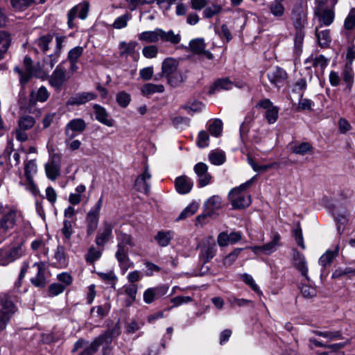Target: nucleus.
I'll return each instance as SVG.
<instances>
[{
  "label": "nucleus",
  "instance_id": "nucleus-1",
  "mask_svg": "<svg viewBox=\"0 0 355 355\" xmlns=\"http://www.w3.org/2000/svg\"><path fill=\"white\" fill-rule=\"evenodd\" d=\"M120 334L119 327L116 324L112 331H106L96 338L90 344L85 340H78L72 349L73 352L82 351L78 355H92L96 353L99 347H102L103 355H110L112 350L111 344L114 336Z\"/></svg>",
  "mask_w": 355,
  "mask_h": 355
},
{
  "label": "nucleus",
  "instance_id": "nucleus-2",
  "mask_svg": "<svg viewBox=\"0 0 355 355\" xmlns=\"http://www.w3.org/2000/svg\"><path fill=\"white\" fill-rule=\"evenodd\" d=\"M116 234L117 250L115 257L118 261L122 274L124 275L129 268L134 267L133 262L128 257V250L126 246L134 247L135 244L131 235L120 230H116Z\"/></svg>",
  "mask_w": 355,
  "mask_h": 355
},
{
  "label": "nucleus",
  "instance_id": "nucleus-3",
  "mask_svg": "<svg viewBox=\"0 0 355 355\" xmlns=\"http://www.w3.org/2000/svg\"><path fill=\"white\" fill-rule=\"evenodd\" d=\"M257 175L248 180L239 187L232 189L228 195L229 200L234 209H241L249 206L251 203L250 196L244 192L254 182Z\"/></svg>",
  "mask_w": 355,
  "mask_h": 355
},
{
  "label": "nucleus",
  "instance_id": "nucleus-4",
  "mask_svg": "<svg viewBox=\"0 0 355 355\" xmlns=\"http://www.w3.org/2000/svg\"><path fill=\"white\" fill-rule=\"evenodd\" d=\"M25 253L24 241L0 248V266H6L21 258Z\"/></svg>",
  "mask_w": 355,
  "mask_h": 355
},
{
  "label": "nucleus",
  "instance_id": "nucleus-5",
  "mask_svg": "<svg viewBox=\"0 0 355 355\" xmlns=\"http://www.w3.org/2000/svg\"><path fill=\"white\" fill-rule=\"evenodd\" d=\"M103 205V198H100L95 205L91 208L86 216L85 223L87 234L90 236L96 230L98 225L100 211Z\"/></svg>",
  "mask_w": 355,
  "mask_h": 355
},
{
  "label": "nucleus",
  "instance_id": "nucleus-6",
  "mask_svg": "<svg viewBox=\"0 0 355 355\" xmlns=\"http://www.w3.org/2000/svg\"><path fill=\"white\" fill-rule=\"evenodd\" d=\"M15 311L12 301L6 297H0V331L6 329Z\"/></svg>",
  "mask_w": 355,
  "mask_h": 355
},
{
  "label": "nucleus",
  "instance_id": "nucleus-7",
  "mask_svg": "<svg viewBox=\"0 0 355 355\" xmlns=\"http://www.w3.org/2000/svg\"><path fill=\"white\" fill-rule=\"evenodd\" d=\"M199 259L203 263H208L212 259L217 252V246L212 237L203 240L199 245Z\"/></svg>",
  "mask_w": 355,
  "mask_h": 355
},
{
  "label": "nucleus",
  "instance_id": "nucleus-8",
  "mask_svg": "<svg viewBox=\"0 0 355 355\" xmlns=\"http://www.w3.org/2000/svg\"><path fill=\"white\" fill-rule=\"evenodd\" d=\"M85 129L86 123L83 119H73L69 121L65 126V143L67 144L75 137L84 132Z\"/></svg>",
  "mask_w": 355,
  "mask_h": 355
},
{
  "label": "nucleus",
  "instance_id": "nucleus-9",
  "mask_svg": "<svg viewBox=\"0 0 355 355\" xmlns=\"http://www.w3.org/2000/svg\"><path fill=\"white\" fill-rule=\"evenodd\" d=\"M89 4L87 1H83L73 6L67 13V25L69 28L75 27L74 19L78 16L81 19L87 18Z\"/></svg>",
  "mask_w": 355,
  "mask_h": 355
},
{
  "label": "nucleus",
  "instance_id": "nucleus-10",
  "mask_svg": "<svg viewBox=\"0 0 355 355\" xmlns=\"http://www.w3.org/2000/svg\"><path fill=\"white\" fill-rule=\"evenodd\" d=\"M292 20L296 31H303L307 24V11L302 3L294 6L292 10Z\"/></svg>",
  "mask_w": 355,
  "mask_h": 355
},
{
  "label": "nucleus",
  "instance_id": "nucleus-11",
  "mask_svg": "<svg viewBox=\"0 0 355 355\" xmlns=\"http://www.w3.org/2000/svg\"><path fill=\"white\" fill-rule=\"evenodd\" d=\"M113 227L112 223L107 220L103 222L95 239V243L98 246L103 247L110 241L112 237Z\"/></svg>",
  "mask_w": 355,
  "mask_h": 355
},
{
  "label": "nucleus",
  "instance_id": "nucleus-12",
  "mask_svg": "<svg viewBox=\"0 0 355 355\" xmlns=\"http://www.w3.org/2000/svg\"><path fill=\"white\" fill-rule=\"evenodd\" d=\"M315 15L318 17L320 26H330L335 18V12L333 8L324 7L318 5L314 11Z\"/></svg>",
  "mask_w": 355,
  "mask_h": 355
},
{
  "label": "nucleus",
  "instance_id": "nucleus-13",
  "mask_svg": "<svg viewBox=\"0 0 355 355\" xmlns=\"http://www.w3.org/2000/svg\"><path fill=\"white\" fill-rule=\"evenodd\" d=\"M61 156L59 154L51 155L50 160L45 164V172L51 180H55L60 175Z\"/></svg>",
  "mask_w": 355,
  "mask_h": 355
},
{
  "label": "nucleus",
  "instance_id": "nucleus-14",
  "mask_svg": "<svg viewBox=\"0 0 355 355\" xmlns=\"http://www.w3.org/2000/svg\"><path fill=\"white\" fill-rule=\"evenodd\" d=\"M67 80V70L61 63L53 71L49 81L53 87L60 89Z\"/></svg>",
  "mask_w": 355,
  "mask_h": 355
},
{
  "label": "nucleus",
  "instance_id": "nucleus-15",
  "mask_svg": "<svg viewBox=\"0 0 355 355\" xmlns=\"http://www.w3.org/2000/svg\"><path fill=\"white\" fill-rule=\"evenodd\" d=\"M267 77L272 85L279 88L286 83L287 73L283 69L275 67L269 70Z\"/></svg>",
  "mask_w": 355,
  "mask_h": 355
},
{
  "label": "nucleus",
  "instance_id": "nucleus-16",
  "mask_svg": "<svg viewBox=\"0 0 355 355\" xmlns=\"http://www.w3.org/2000/svg\"><path fill=\"white\" fill-rule=\"evenodd\" d=\"M193 170L198 177V184L200 187H204L211 183V175L208 173V166L203 162L197 163Z\"/></svg>",
  "mask_w": 355,
  "mask_h": 355
},
{
  "label": "nucleus",
  "instance_id": "nucleus-17",
  "mask_svg": "<svg viewBox=\"0 0 355 355\" xmlns=\"http://www.w3.org/2000/svg\"><path fill=\"white\" fill-rule=\"evenodd\" d=\"M37 268L36 275L31 279V282L35 287L44 288L47 281L46 277V263L44 262H36L33 265Z\"/></svg>",
  "mask_w": 355,
  "mask_h": 355
},
{
  "label": "nucleus",
  "instance_id": "nucleus-18",
  "mask_svg": "<svg viewBox=\"0 0 355 355\" xmlns=\"http://www.w3.org/2000/svg\"><path fill=\"white\" fill-rule=\"evenodd\" d=\"M168 288L165 286H158L148 288L144 292L143 298L145 303L150 304L166 294Z\"/></svg>",
  "mask_w": 355,
  "mask_h": 355
},
{
  "label": "nucleus",
  "instance_id": "nucleus-19",
  "mask_svg": "<svg viewBox=\"0 0 355 355\" xmlns=\"http://www.w3.org/2000/svg\"><path fill=\"white\" fill-rule=\"evenodd\" d=\"M32 63L31 58L25 57L24 60V70L20 69L19 67L14 68V71L19 74L21 85H26L33 74Z\"/></svg>",
  "mask_w": 355,
  "mask_h": 355
},
{
  "label": "nucleus",
  "instance_id": "nucleus-20",
  "mask_svg": "<svg viewBox=\"0 0 355 355\" xmlns=\"http://www.w3.org/2000/svg\"><path fill=\"white\" fill-rule=\"evenodd\" d=\"M97 95L93 92H79L71 96L67 102V105L79 106L96 98Z\"/></svg>",
  "mask_w": 355,
  "mask_h": 355
},
{
  "label": "nucleus",
  "instance_id": "nucleus-21",
  "mask_svg": "<svg viewBox=\"0 0 355 355\" xmlns=\"http://www.w3.org/2000/svg\"><path fill=\"white\" fill-rule=\"evenodd\" d=\"M138 44L135 41H130L129 42H121L119 43V48L120 49V54L121 56H131L135 61H137L139 58V54L136 51V47Z\"/></svg>",
  "mask_w": 355,
  "mask_h": 355
},
{
  "label": "nucleus",
  "instance_id": "nucleus-22",
  "mask_svg": "<svg viewBox=\"0 0 355 355\" xmlns=\"http://www.w3.org/2000/svg\"><path fill=\"white\" fill-rule=\"evenodd\" d=\"M151 178V174L148 171V166H146L144 171L142 174L138 176L135 180V187L139 192L148 194L150 191V184L148 181Z\"/></svg>",
  "mask_w": 355,
  "mask_h": 355
},
{
  "label": "nucleus",
  "instance_id": "nucleus-23",
  "mask_svg": "<svg viewBox=\"0 0 355 355\" xmlns=\"http://www.w3.org/2000/svg\"><path fill=\"white\" fill-rule=\"evenodd\" d=\"M293 258L294 266L300 272L301 275L306 280L309 281L310 279L308 276V266L303 254L297 250H294Z\"/></svg>",
  "mask_w": 355,
  "mask_h": 355
},
{
  "label": "nucleus",
  "instance_id": "nucleus-24",
  "mask_svg": "<svg viewBox=\"0 0 355 355\" xmlns=\"http://www.w3.org/2000/svg\"><path fill=\"white\" fill-rule=\"evenodd\" d=\"M221 198L215 195L208 198L204 205L205 216H211L221 208Z\"/></svg>",
  "mask_w": 355,
  "mask_h": 355
},
{
  "label": "nucleus",
  "instance_id": "nucleus-25",
  "mask_svg": "<svg viewBox=\"0 0 355 355\" xmlns=\"http://www.w3.org/2000/svg\"><path fill=\"white\" fill-rule=\"evenodd\" d=\"M17 211L11 209L7 214H4L0 220V227L7 235L9 230L12 229L16 223Z\"/></svg>",
  "mask_w": 355,
  "mask_h": 355
},
{
  "label": "nucleus",
  "instance_id": "nucleus-26",
  "mask_svg": "<svg viewBox=\"0 0 355 355\" xmlns=\"http://www.w3.org/2000/svg\"><path fill=\"white\" fill-rule=\"evenodd\" d=\"M93 109L94 110L96 119L98 121L108 127H112L114 125V121L109 116L105 108L98 104H94Z\"/></svg>",
  "mask_w": 355,
  "mask_h": 355
},
{
  "label": "nucleus",
  "instance_id": "nucleus-27",
  "mask_svg": "<svg viewBox=\"0 0 355 355\" xmlns=\"http://www.w3.org/2000/svg\"><path fill=\"white\" fill-rule=\"evenodd\" d=\"M176 191L180 194L189 193L193 186V180L186 175L178 177L175 180Z\"/></svg>",
  "mask_w": 355,
  "mask_h": 355
},
{
  "label": "nucleus",
  "instance_id": "nucleus-28",
  "mask_svg": "<svg viewBox=\"0 0 355 355\" xmlns=\"http://www.w3.org/2000/svg\"><path fill=\"white\" fill-rule=\"evenodd\" d=\"M161 28L143 31L138 35V40L146 43H157L161 41Z\"/></svg>",
  "mask_w": 355,
  "mask_h": 355
},
{
  "label": "nucleus",
  "instance_id": "nucleus-29",
  "mask_svg": "<svg viewBox=\"0 0 355 355\" xmlns=\"http://www.w3.org/2000/svg\"><path fill=\"white\" fill-rule=\"evenodd\" d=\"M178 61L173 58H167L164 60L162 64V75L166 77L178 71Z\"/></svg>",
  "mask_w": 355,
  "mask_h": 355
},
{
  "label": "nucleus",
  "instance_id": "nucleus-30",
  "mask_svg": "<svg viewBox=\"0 0 355 355\" xmlns=\"http://www.w3.org/2000/svg\"><path fill=\"white\" fill-rule=\"evenodd\" d=\"M339 251V246L336 245L334 250H328L324 253L319 259L318 263L325 268L327 266H330L334 259L338 256Z\"/></svg>",
  "mask_w": 355,
  "mask_h": 355
},
{
  "label": "nucleus",
  "instance_id": "nucleus-31",
  "mask_svg": "<svg viewBox=\"0 0 355 355\" xmlns=\"http://www.w3.org/2000/svg\"><path fill=\"white\" fill-rule=\"evenodd\" d=\"M76 225V220L64 219L62 227L60 230L61 234L64 236L63 242L69 243L74 233L73 226Z\"/></svg>",
  "mask_w": 355,
  "mask_h": 355
},
{
  "label": "nucleus",
  "instance_id": "nucleus-32",
  "mask_svg": "<svg viewBox=\"0 0 355 355\" xmlns=\"http://www.w3.org/2000/svg\"><path fill=\"white\" fill-rule=\"evenodd\" d=\"M49 97V93L44 86L40 87L37 90H33L30 94V103L35 104L37 102L44 103Z\"/></svg>",
  "mask_w": 355,
  "mask_h": 355
},
{
  "label": "nucleus",
  "instance_id": "nucleus-33",
  "mask_svg": "<svg viewBox=\"0 0 355 355\" xmlns=\"http://www.w3.org/2000/svg\"><path fill=\"white\" fill-rule=\"evenodd\" d=\"M284 0H273L268 4L270 13L277 19L282 17L285 13Z\"/></svg>",
  "mask_w": 355,
  "mask_h": 355
},
{
  "label": "nucleus",
  "instance_id": "nucleus-34",
  "mask_svg": "<svg viewBox=\"0 0 355 355\" xmlns=\"http://www.w3.org/2000/svg\"><path fill=\"white\" fill-rule=\"evenodd\" d=\"M306 62L311 64L312 67L315 68L316 73H322L324 69L328 64V60L324 56L320 55L315 58L311 57L307 59Z\"/></svg>",
  "mask_w": 355,
  "mask_h": 355
},
{
  "label": "nucleus",
  "instance_id": "nucleus-35",
  "mask_svg": "<svg viewBox=\"0 0 355 355\" xmlns=\"http://www.w3.org/2000/svg\"><path fill=\"white\" fill-rule=\"evenodd\" d=\"M234 86V83L229 78H221L217 80L209 89V94H214L222 90H230Z\"/></svg>",
  "mask_w": 355,
  "mask_h": 355
},
{
  "label": "nucleus",
  "instance_id": "nucleus-36",
  "mask_svg": "<svg viewBox=\"0 0 355 355\" xmlns=\"http://www.w3.org/2000/svg\"><path fill=\"white\" fill-rule=\"evenodd\" d=\"M54 259L55 261L54 264L59 268H64L67 266L68 261L65 254L64 248L62 245H58L54 254Z\"/></svg>",
  "mask_w": 355,
  "mask_h": 355
},
{
  "label": "nucleus",
  "instance_id": "nucleus-37",
  "mask_svg": "<svg viewBox=\"0 0 355 355\" xmlns=\"http://www.w3.org/2000/svg\"><path fill=\"white\" fill-rule=\"evenodd\" d=\"M11 43L10 35L8 33L0 30V60L3 58V56Z\"/></svg>",
  "mask_w": 355,
  "mask_h": 355
},
{
  "label": "nucleus",
  "instance_id": "nucleus-38",
  "mask_svg": "<svg viewBox=\"0 0 355 355\" xmlns=\"http://www.w3.org/2000/svg\"><path fill=\"white\" fill-rule=\"evenodd\" d=\"M292 152L297 155H304L313 150L312 145L309 142H302L300 144H290Z\"/></svg>",
  "mask_w": 355,
  "mask_h": 355
},
{
  "label": "nucleus",
  "instance_id": "nucleus-39",
  "mask_svg": "<svg viewBox=\"0 0 355 355\" xmlns=\"http://www.w3.org/2000/svg\"><path fill=\"white\" fill-rule=\"evenodd\" d=\"M164 91V87L162 85H156L153 83L144 84L141 88V92L144 96H150L155 93H162Z\"/></svg>",
  "mask_w": 355,
  "mask_h": 355
},
{
  "label": "nucleus",
  "instance_id": "nucleus-40",
  "mask_svg": "<svg viewBox=\"0 0 355 355\" xmlns=\"http://www.w3.org/2000/svg\"><path fill=\"white\" fill-rule=\"evenodd\" d=\"M280 235L275 234L272 240L262 245V252L266 254H270L277 250V247L279 245Z\"/></svg>",
  "mask_w": 355,
  "mask_h": 355
},
{
  "label": "nucleus",
  "instance_id": "nucleus-41",
  "mask_svg": "<svg viewBox=\"0 0 355 355\" xmlns=\"http://www.w3.org/2000/svg\"><path fill=\"white\" fill-rule=\"evenodd\" d=\"M124 293L128 296V299L125 300V306H129L132 305V304L136 300V295L137 293V286L135 284H130L128 285H125L124 287Z\"/></svg>",
  "mask_w": 355,
  "mask_h": 355
},
{
  "label": "nucleus",
  "instance_id": "nucleus-42",
  "mask_svg": "<svg viewBox=\"0 0 355 355\" xmlns=\"http://www.w3.org/2000/svg\"><path fill=\"white\" fill-rule=\"evenodd\" d=\"M173 237L171 231H160L155 236V239L157 243L162 247L167 246Z\"/></svg>",
  "mask_w": 355,
  "mask_h": 355
},
{
  "label": "nucleus",
  "instance_id": "nucleus-43",
  "mask_svg": "<svg viewBox=\"0 0 355 355\" xmlns=\"http://www.w3.org/2000/svg\"><path fill=\"white\" fill-rule=\"evenodd\" d=\"M161 41L163 42H168L171 43L172 44H177L181 40L180 35L175 34V33L172 30L166 32L161 28Z\"/></svg>",
  "mask_w": 355,
  "mask_h": 355
},
{
  "label": "nucleus",
  "instance_id": "nucleus-44",
  "mask_svg": "<svg viewBox=\"0 0 355 355\" xmlns=\"http://www.w3.org/2000/svg\"><path fill=\"white\" fill-rule=\"evenodd\" d=\"M209 159L212 164L219 166L225 162L226 156L223 151L215 150L209 153Z\"/></svg>",
  "mask_w": 355,
  "mask_h": 355
},
{
  "label": "nucleus",
  "instance_id": "nucleus-45",
  "mask_svg": "<svg viewBox=\"0 0 355 355\" xmlns=\"http://www.w3.org/2000/svg\"><path fill=\"white\" fill-rule=\"evenodd\" d=\"M35 124V119L30 115H21L18 121V128L21 130H28Z\"/></svg>",
  "mask_w": 355,
  "mask_h": 355
},
{
  "label": "nucleus",
  "instance_id": "nucleus-46",
  "mask_svg": "<svg viewBox=\"0 0 355 355\" xmlns=\"http://www.w3.org/2000/svg\"><path fill=\"white\" fill-rule=\"evenodd\" d=\"M315 35L318 42L320 46H327L331 42V36L329 30L325 29L319 31L317 28L315 30Z\"/></svg>",
  "mask_w": 355,
  "mask_h": 355
},
{
  "label": "nucleus",
  "instance_id": "nucleus-47",
  "mask_svg": "<svg viewBox=\"0 0 355 355\" xmlns=\"http://www.w3.org/2000/svg\"><path fill=\"white\" fill-rule=\"evenodd\" d=\"M190 51L195 54H202L206 48L205 41L202 38H197L190 41Z\"/></svg>",
  "mask_w": 355,
  "mask_h": 355
},
{
  "label": "nucleus",
  "instance_id": "nucleus-48",
  "mask_svg": "<svg viewBox=\"0 0 355 355\" xmlns=\"http://www.w3.org/2000/svg\"><path fill=\"white\" fill-rule=\"evenodd\" d=\"M53 37L51 35H43L35 42V45L43 53H46L49 49V44L52 42Z\"/></svg>",
  "mask_w": 355,
  "mask_h": 355
},
{
  "label": "nucleus",
  "instance_id": "nucleus-49",
  "mask_svg": "<svg viewBox=\"0 0 355 355\" xmlns=\"http://www.w3.org/2000/svg\"><path fill=\"white\" fill-rule=\"evenodd\" d=\"M132 19V15L125 13L118 17L113 22L112 26L114 29H122L128 26V21Z\"/></svg>",
  "mask_w": 355,
  "mask_h": 355
},
{
  "label": "nucleus",
  "instance_id": "nucleus-50",
  "mask_svg": "<svg viewBox=\"0 0 355 355\" xmlns=\"http://www.w3.org/2000/svg\"><path fill=\"white\" fill-rule=\"evenodd\" d=\"M241 279L248 286H249L251 289L254 291L257 294H262L261 291L260 290V288L259 286L256 284L255 281L254 280L252 275L244 273L241 275Z\"/></svg>",
  "mask_w": 355,
  "mask_h": 355
},
{
  "label": "nucleus",
  "instance_id": "nucleus-51",
  "mask_svg": "<svg viewBox=\"0 0 355 355\" xmlns=\"http://www.w3.org/2000/svg\"><path fill=\"white\" fill-rule=\"evenodd\" d=\"M165 78L167 79L168 85L173 87L180 86L184 81L181 72L178 71L166 76Z\"/></svg>",
  "mask_w": 355,
  "mask_h": 355
},
{
  "label": "nucleus",
  "instance_id": "nucleus-52",
  "mask_svg": "<svg viewBox=\"0 0 355 355\" xmlns=\"http://www.w3.org/2000/svg\"><path fill=\"white\" fill-rule=\"evenodd\" d=\"M242 250L243 248H235L232 252L226 255L223 259V266L226 268L232 266Z\"/></svg>",
  "mask_w": 355,
  "mask_h": 355
},
{
  "label": "nucleus",
  "instance_id": "nucleus-53",
  "mask_svg": "<svg viewBox=\"0 0 355 355\" xmlns=\"http://www.w3.org/2000/svg\"><path fill=\"white\" fill-rule=\"evenodd\" d=\"M223 130V122L221 120L216 119L209 124V131L212 136L219 137Z\"/></svg>",
  "mask_w": 355,
  "mask_h": 355
},
{
  "label": "nucleus",
  "instance_id": "nucleus-54",
  "mask_svg": "<svg viewBox=\"0 0 355 355\" xmlns=\"http://www.w3.org/2000/svg\"><path fill=\"white\" fill-rule=\"evenodd\" d=\"M222 6L219 4H212L207 6L203 11V17L206 19H210L214 16L218 15L222 11Z\"/></svg>",
  "mask_w": 355,
  "mask_h": 355
},
{
  "label": "nucleus",
  "instance_id": "nucleus-55",
  "mask_svg": "<svg viewBox=\"0 0 355 355\" xmlns=\"http://www.w3.org/2000/svg\"><path fill=\"white\" fill-rule=\"evenodd\" d=\"M142 54L147 59H153L157 56L159 53L158 46L156 45L145 46L142 49Z\"/></svg>",
  "mask_w": 355,
  "mask_h": 355
},
{
  "label": "nucleus",
  "instance_id": "nucleus-56",
  "mask_svg": "<svg viewBox=\"0 0 355 355\" xmlns=\"http://www.w3.org/2000/svg\"><path fill=\"white\" fill-rule=\"evenodd\" d=\"M37 172V166L35 160H28L25 162L24 174L26 178H33Z\"/></svg>",
  "mask_w": 355,
  "mask_h": 355
},
{
  "label": "nucleus",
  "instance_id": "nucleus-57",
  "mask_svg": "<svg viewBox=\"0 0 355 355\" xmlns=\"http://www.w3.org/2000/svg\"><path fill=\"white\" fill-rule=\"evenodd\" d=\"M101 257V251L94 247H91L85 255V260L89 263L97 261Z\"/></svg>",
  "mask_w": 355,
  "mask_h": 355
},
{
  "label": "nucleus",
  "instance_id": "nucleus-58",
  "mask_svg": "<svg viewBox=\"0 0 355 355\" xmlns=\"http://www.w3.org/2000/svg\"><path fill=\"white\" fill-rule=\"evenodd\" d=\"M248 162L252 169L257 173H265L272 168V164H258L250 157H248Z\"/></svg>",
  "mask_w": 355,
  "mask_h": 355
},
{
  "label": "nucleus",
  "instance_id": "nucleus-59",
  "mask_svg": "<svg viewBox=\"0 0 355 355\" xmlns=\"http://www.w3.org/2000/svg\"><path fill=\"white\" fill-rule=\"evenodd\" d=\"M198 205L196 203H191L187 206L180 214L178 220L185 219L187 217L193 216L198 210Z\"/></svg>",
  "mask_w": 355,
  "mask_h": 355
},
{
  "label": "nucleus",
  "instance_id": "nucleus-60",
  "mask_svg": "<svg viewBox=\"0 0 355 355\" xmlns=\"http://www.w3.org/2000/svg\"><path fill=\"white\" fill-rule=\"evenodd\" d=\"M83 53V48L82 46H76L71 49L67 55V60L69 62H77L78 58Z\"/></svg>",
  "mask_w": 355,
  "mask_h": 355
},
{
  "label": "nucleus",
  "instance_id": "nucleus-61",
  "mask_svg": "<svg viewBox=\"0 0 355 355\" xmlns=\"http://www.w3.org/2000/svg\"><path fill=\"white\" fill-rule=\"evenodd\" d=\"M116 100L117 103L122 107H126L130 102V95L125 92H120L116 94Z\"/></svg>",
  "mask_w": 355,
  "mask_h": 355
},
{
  "label": "nucleus",
  "instance_id": "nucleus-62",
  "mask_svg": "<svg viewBox=\"0 0 355 355\" xmlns=\"http://www.w3.org/2000/svg\"><path fill=\"white\" fill-rule=\"evenodd\" d=\"M279 116V108L277 107H272L268 110L266 111L265 118L270 124L275 123Z\"/></svg>",
  "mask_w": 355,
  "mask_h": 355
},
{
  "label": "nucleus",
  "instance_id": "nucleus-63",
  "mask_svg": "<svg viewBox=\"0 0 355 355\" xmlns=\"http://www.w3.org/2000/svg\"><path fill=\"white\" fill-rule=\"evenodd\" d=\"M35 2H36V0H11L12 7L19 10L27 8Z\"/></svg>",
  "mask_w": 355,
  "mask_h": 355
},
{
  "label": "nucleus",
  "instance_id": "nucleus-64",
  "mask_svg": "<svg viewBox=\"0 0 355 355\" xmlns=\"http://www.w3.org/2000/svg\"><path fill=\"white\" fill-rule=\"evenodd\" d=\"M344 346L343 343H336L328 347V350L322 353V355H344L341 348Z\"/></svg>",
  "mask_w": 355,
  "mask_h": 355
}]
</instances>
